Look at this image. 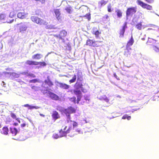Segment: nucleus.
Segmentation results:
<instances>
[{
  "instance_id": "1",
  "label": "nucleus",
  "mask_w": 159,
  "mask_h": 159,
  "mask_svg": "<svg viewBox=\"0 0 159 159\" xmlns=\"http://www.w3.org/2000/svg\"><path fill=\"white\" fill-rule=\"evenodd\" d=\"M67 125L63 126L62 128L60 130V137L66 136L67 134H69V136L72 137L78 134H82V131L80 129L77 128L78 124L76 122L67 120Z\"/></svg>"
},
{
  "instance_id": "2",
  "label": "nucleus",
  "mask_w": 159,
  "mask_h": 159,
  "mask_svg": "<svg viewBox=\"0 0 159 159\" xmlns=\"http://www.w3.org/2000/svg\"><path fill=\"white\" fill-rule=\"evenodd\" d=\"M30 20L34 23L39 25H46L47 23L39 17V14H35L30 17Z\"/></svg>"
},
{
  "instance_id": "3",
  "label": "nucleus",
  "mask_w": 159,
  "mask_h": 159,
  "mask_svg": "<svg viewBox=\"0 0 159 159\" xmlns=\"http://www.w3.org/2000/svg\"><path fill=\"white\" fill-rule=\"evenodd\" d=\"M77 81L75 84L76 88L77 89H79L80 88L81 89V91L84 92V89H83L82 84L78 82V81H82L83 80L82 73L80 71H78L77 73Z\"/></svg>"
},
{
  "instance_id": "4",
  "label": "nucleus",
  "mask_w": 159,
  "mask_h": 159,
  "mask_svg": "<svg viewBox=\"0 0 159 159\" xmlns=\"http://www.w3.org/2000/svg\"><path fill=\"white\" fill-rule=\"evenodd\" d=\"M25 64L28 66H36L40 65L41 66H45L46 64L45 62H38L32 60H27L25 62Z\"/></svg>"
},
{
  "instance_id": "5",
  "label": "nucleus",
  "mask_w": 159,
  "mask_h": 159,
  "mask_svg": "<svg viewBox=\"0 0 159 159\" xmlns=\"http://www.w3.org/2000/svg\"><path fill=\"white\" fill-rule=\"evenodd\" d=\"M64 112L66 115L69 120H71L70 114L75 113L76 110L75 108L72 107H70L67 108L65 109Z\"/></svg>"
},
{
  "instance_id": "6",
  "label": "nucleus",
  "mask_w": 159,
  "mask_h": 159,
  "mask_svg": "<svg viewBox=\"0 0 159 159\" xmlns=\"http://www.w3.org/2000/svg\"><path fill=\"white\" fill-rule=\"evenodd\" d=\"M102 42V41H95L90 39H88L86 41V45L89 46L98 47L100 46L98 43H101Z\"/></svg>"
},
{
  "instance_id": "7",
  "label": "nucleus",
  "mask_w": 159,
  "mask_h": 159,
  "mask_svg": "<svg viewBox=\"0 0 159 159\" xmlns=\"http://www.w3.org/2000/svg\"><path fill=\"white\" fill-rule=\"evenodd\" d=\"M137 3L140 6L144 9H146L149 10H152V6L147 4L140 0H137Z\"/></svg>"
},
{
  "instance_id": "8",
  "label": "nucleus",
  "mask_w": 159,
  "mask_h": 159,
  "mask_svg": "<svg viewBox=\"0 0 159 159\" xmlns=\"http://www.w3.org/2000/svg\"><path fill=\"white\" fill-rule=\"evenodd\" d=\"M67 35V31L65 30H62L60 32L58 35L54 34L53 36L54 37L62 40L63 42H64V38Z\"/></svg>"
},
{
  "instance_id": "9",
  "label": "nucleus",
  "mask_w": 159,
  "mask_h": 159,
  "mask_svg": "<svg viewBox=\"0 0 159 159\" xmlns=\"http://www.w3.org/2000/svg\"><path fill=\"white\" fill-rule=\"evenodd\" d=\"M72 91L74 94L76 96L77 98V103L79 104V102L81 101L82 97V94L81 91L80 90L77 89L76 88V89L73 90ZM71 92H72V91H71Z\"/></svg>"
},
{
  "instance_id": "10",
  "label": "nucleus",
  "mask_w": 159,
  "mask_h": 159,
  "mask_svg": "<svg viewBox=\"0 0 159 159\" xmlns=\"http://www.w3.org/2000/svg\"><path fill=\"white\" fill-rule=\"evenodd\" d=\"M137 11V8L135 7H132L127 9L126 11V16L127 17L132 16Z\"/></svg>"
},
{
  "instance_id": "11",
  "label": "nucleus",
  "mask_w": 159,
  "mask_h": 159,
  "mask_svg": "<svg viewBox=\"0 0 159 159\" xmlns=\"http://www.w3.org/2000/svg\"><path fill=\"white\" fill-rule=\"evenodd\" d=\"M127 22H125L122 26V28L120 29L119 31V37L122 38L124 36V33L125 31V29L127 28Z\"/></svg>"
},
{
  "instance_id": "12",
  "label": "nucleus",
  "mask_w": 159,
  "mask_h": 159,
  "mask_svg": "<svg viewBox=\"0 0 159 159\" xmlns=\"http://www.w3.org/2000/svg\"><path fill=\"white\" fill-rule=\"evenodd\" d=\"M54 12L56 17V18L58 20H61L62 17L60 13V9H58L54 10Z\"/></svg>"
},
{
  "instance_id": "13",
  "label": "nucleus",
  "mask_w": 159,
  "mask_h": 159,
  "mask_svg": "<svg viewBox=\"0 0 159 159\" xmlns=\"http://www.w3.org/2000/svg\"><path fill=\"white\" fill-rule=\"evenodd\" d=\"M48 93L49 94V97L52 99L55 100H59V97L56 94L49 91H48Z\"/></svg>"
},
{
  "instance_id": "14",
  "label": "nucleus",
  "mask_w": 159,
  "mask_h": 159,
  "mask_svg": "<svg viewBox=\"0 0 159 159\" xmlns=\"http://www.w3.org/2000/svg\"><path fill=\"white\" fill-rule=\"evenodd\" d=\"M52 116L54 120H56L57 119L60 118V117L58 113L56 111H54L52 112Z\"/></svg>"
},
{
  "instance_id": "15",
  "label": "nucleus",
  "mask_w": 159,
  "mask_h": 159,
  "mask_svg": "<svg viewBox=\"0 0 159 159\" xmlns=\"http://www.w3.org/2000/svg\"><path fill=\"white\" fill-rule=\"evenodd\" d=\"M156 41L152 38H148L146 44L148 46H153L156 43Z\"/></svg>"
},
{
  "instance_id": "16",
  "label": "nucleus",
  "mask_w": 159,
  "mask_h": 159,
  "mask_svg": "<svg viewBox=\"0 0 159 159\" xmlns=\"http://www.w3.org/2000/svg\"><path fill=\"white\" fill-rule=\"evenodd\" d=\"M9 129L8 127L5 126L3 127L1 130V133L2 134L5 135H7L8 134Z\"/></svg>"
},
{
  "instance_id": "17",
  "label": "nucleus",
  "mask_w": 159,
  "mask_h": 159,
  "mask_svg": "<svg viewBox=\"0 0 159 159\" xmlns=\"http://www.w3.org/2000/svg\"><path fill=\"white\" fill-rule=\"evenodd\" d=\"M134 42V40L133 38V36L132 35L128 41L126 46L127 47H130L131 46Z\"/></svg>"
},
{
  "instance_id": "18",
  "label": "nucleus",
  "mask_w": 159,
  "mask_h": 159,
  "mask_svg": "<svg viewBox=\"0 0 159 159\" xmlns=\"http://www.w3.org/2000/svg\"><path fill=\"white\" fill-rule=\"evenodd\" d=\"M92 33L93 34L95 35L96 38H97L99 37V35L101 34V32H99L96 28H94L93 29Z\"/></svg>"
},
{
  "instance_id": "19",
  "label": "nucleus",
  "mask_w": 159,
  "mask_h": 159,
  "mask_svg": "<svg viewBox=\"0 0 159 159\" xmlns=\"http://www.w3.org/2000/svg\"><path fill=\"white\" fill-rule=\"evenodd\" d=\"M27 29V27L25 25L21 24L19 28L20 32H23L26 30Z\"/></svg>"
},
{
  "instance_id": "20",
  "label": "nucleus",
  "mask_w": 159,
  "mask_h": 159,
  "mask_svg": "<svg viewBox=\"0 0 159 159\" xmlns=\"http://www.w3.org/2000/svg\"><path fill=\"white\" fill-rule=\"evenodd\" d=\"M131 50V48L130 47H127V46H126V48L125 50L124 55L128 57L129 56L130 54V52L129 51Z\"/></svg>"
},
{
  "instance_id": "21",
  "label": "nucleus",
  "mask_w": 159,
  "mask_h": 159,
  "mask_svg": "<svg viewBox=\"0 0 159 159\" xmlns=\"http://www.w3.org/2000/svg\"><path fill=\"white\" fill-rule=\"evenodd\" d=\"M43 57V55L41 54L37 53L33 55L32 58L34 59H40Z\"/></svg>"
},
{
  "instance_id": "22",
  "label": "nucleus",
  "mask_w": 159,
  "mask_h": 159,
  "mask_svg": "<svg viewBox=\"0 0 159 159\" xmlns=\"http://www.w3.org/2000/svg\"><path fill=\"white\" fill-rule=\"evenodd\" d=\"M26 14L25 13L19 12L18 13L17 16L18 18L23 19L26 18Z\"/></svg>"
},
{
  "instance_id": "23",
  "label": "nucleus",
  "mask_w": 159,
  "mask_h": 159,
  "mask_svg": "<svg viewBox=\"0 0 159 159\" xmlns=\"http://www.w3.org/2000/svg\"><path fill=\"white\" fill-rule=\"evenodd\" d=\"M59 84L60 88H63L64 89H68L70 87L69 85L66 84H63L61 83H59Z\"/></svg>"
},
{
  "instance_id": "24",
  "label": "nucleus",
  "mask_w": 159,
  "mask_h": 159,
  "mask_svg": "<svg viewBox=\"0 0 159 159\" xmlns=\"http://www.w3.org/2000/svg\"><path fill=\"white\" fill-rule=\"evenodd\" d=\"M44 82L46 84L48 85L50 87L53 85V82L49 78H48L47 80H44Z\"/></svg>"
},
{
  "instance_id": "25",
  "label": "nucleus",
  "mask_w": 159,
  "mask_h": 159,
  "mask_svg": "<svg viewBox=\"0 0 159 159\" xmlns=\"http://www.w3.org/2000/svg\"><path fill=\"white\" fill-rule=\"evenodd\" d=\"M10 129L11 132L13 135L15 136L17 134L18 131L16 128H11Z\"/></svg>"
},
{
  "instance_id": "26",
  "label": "nucleus",
  "mask_w": 159,
  "mask_h": 159,
  "mask_svg": "<svg viewBox=\"0 0 159 159\" xmlns=\"http://www.w3.org/2000/svg\"><path fill=\"white\" fill-rule=\"evenodd\" d=\"M107 2V1L102 0L98 2V6L100 7L105 5Z\"/></svg>"
},
{
  "instance_id": "27",
  "label": "nucleus",
  "mask_w": 159,
  "mask_h": 159,
  "mask_svg": "<svg viewBox=\"0 0 159 159\" xmlns=\"http://www.w3.org/2000/svg\"><path fill=\"white\" fill-rule=\"evenodd\" d=\"M116 12L118 17L119 18H121L122 17V13L120 10L119 9H117L116 10Z\"/></svg>"
},
{
  "instance_id": "28",
  "label": "nucleus",
  "mask_w": 159,
  "mask_h": 159,
  "mask_svg": "<svg viewBox=\"0 0 159 159\" xmlns=\"http://www.w3.org/2000/svg\"><path fill=\"white\" fill-rule=\"evenodd\" d=\"M65 10L69 14H71L72 11V8L70 6L66 7L65 8Z\"/></svg>"
},
{
  "instance_id": "29",
  "label": "nucleus",
  "mask_w": 159,
  "mask_h": 159,
  "mask_svg": "<svg viewBox=\"0 0 159 159\" xmlns=\"http://www.w3.org/2000/svg\"><path fill=\"white\" fill-rule=\"evenodd\" d=\"M6 16L4 13H1L0 14V20H6Z\"/></svg>"
},
{
  "instance_id": "30",
  "label": "nucleus",
  "mask_w": 159,
  "mask_h": 159,
  "mask_svg": "<svg viewBox=\"0 0 159 159\" xmlns=\"http://www.w3.org/2000/svg\"><path fill=\"white\" fill-rule=\"evenodd\" d=\"M136 27L137 29L139 30H141L142 29V22H140L139 23H138L135 26Z\"/></svg>"
},
{
  "instance_id": "31",
  "label": "nucleus",
  "mask_w": 159,
  "mask_h": 159,
  "mask_svg": "<svg viewBox=\"0 0 159 159\" xmlns=\"http://www.w3.org/2000/svg\"><path fill=\"white\" fill-rule=\"evenodd\" d=\"M76 75H74V76L72 78L69 80V82L70 83H74L76 81Z\"/></svg>"
},
{
  "instance_id": "32",
  "label": "nucleus",
  "mask_w": 159,
  "mask_h": 159,
  "mask_svg": "<svg viewBox=\"0 0 159 159\" xmlns=\"http://www.w3.org/2000/svg\"><path fill=\"white\" fill-rule=\"evenodd\" d=\"M109 16L107 15H105L102 18L103 20L104 21H109Z\"/></svg>"
},
{
  "instance_id": "33",
  "label": "nucleus",
  "mask_w": 159,
  "mask_h": 159,
  "mask_svg": "<svg viewBox=\"0 0 159 159\" xmlns=\"http://www.w3.org/2000/svg\"><path fill=\"white\" fill-rule=\"evenodd\" d=\"M153 50L157 52H159V44L157 46H154L153 47Z\"/></svg>"
},
{
  "instance_id": "34",
  "label": "nucleus",
  "mask_w": 159,
  "mask_h": 159,
  "mask_svg": "<svg viewBox=\"0 0 159 159\" xmlns=\"http://www.w3.org/2000/svg\"><path fill=\"white\" fill-rule=\"evenodd\" d=\"M76 97L75 96L73 97L70 98V101L73 102L75 104L77 103V101H76Z\"/></svg>"
},
{
  "instance_id": "35",
  "label": "nucleus",
  "mask_w": 159,
  "mask_h": 159,
  "mask_svg": "<svg viewBox=\"0 0 159 159\" xmlns=\"http://www.w3.org/2000/svg\"><path fill=\"white\" fill-rule=\"evenodd\" d=\"M82 100H83V101L81 102V104H84L85 102H89V99H88L87 98H85L83 99Z\"/></svg>"
},
{
  "instance_id": "36",
  "label": "nucleus",
  "mask_w": 159,
  "mask_h": 159,
  "mask_svg": "<svg viewBox=\"0 0 159 159\" xmlns=\"http://www.w3.org/2000/svg\"><path fill=\"white\" fill-rule=\"evenodd\" d=\"M107 11L109 12H111L112 11V10L111 9V3L109 4L107 6Z\"/></svg>"
},
{
  "instance_id": "37",
  "label": "nucleus",
  "mask_w": 159,
  "mask_h": 159,
  "mask_svg": "<svg viewBox=\"0 0 159 159\" xmlns=\"http://www.w3.org/2000/svg\"><path fill=\"white\" fill-rule=\"evenodd\" d=\"M87 19L89 20H90L91 19L90 14L89 13L86 14L84 16Z\"/></svg>"
},
{
  "instance_id": "38",
  "label": "nucleus",
  "mask_w": 159,
  "mask_h": 159,
  "mask_svg": "<svg viewBox=\"0 0 159 159\" xmlns=\"http://www.w3.org/2000/svg\"><path fill=\"white\" fill-rule=\"evenodd\" d=\"M155 28H156L155 26H154L152 27V28H148V30H152V32H154L156 31V29H155Z\"/></svg>"
},
{
  "instance_id": "39",
  "label": "nucleus",
  "mask_w": 159,
  "mask_h": 159,
  "mask_svg": "<svg viewBox=\"0 0 159 159\" xmlns=\"http://www.w3.org/2000/svg\"><path fill=\"white\" fill-rule=\"evenodd\" d=\"M39 108V107H38L31 106L30 105L29 106V109L30 110H32L34 109H37Z\"/></svg>"
},
{
  "instance_id": "40",
  "label": "nucleus",
  "mask_w": 159,
  "mask_h": 159,
  "mask_svg": "<svg viewBox=\"0 0 159 159\" xmlns=\"http://www.w3.org/2000/svg\"><path fill=\"white\" fill-rule=\"evenodd\" d=\"M38 80L37 79H34L33 80H30L29 81L30 83H35L38 82Z\"/></svg>"
},
{
  "instance_id": "41",
  "label": "nucleus",
  "mask_w": 159,
  "mask_h": 159,
  "mask_svg": "<svg viewBox=\"0 0 159 159\" xmlns=\"http://www.w3.org/2000/svg\"><path fill=\"white\" fill-rule=\"evenodd\" d=\"M9 16L11 18H12L15 17L16 16L15 14H14L13 12H11L9 14Z\"/></svg>"
},
{
  "instance_id": "42",
  "label": "nucleus",
  "mask_w": 159,
  "mask_h": 159,
  "mask_svg": "<svg viewBox=\"0 0 159 159\" xmlns=\"http://www.w3.org/2000/svg\"><path fill=\"white\" fill-rule=\"evenodd\" d=\"M14 20V19H12L11 20H8V19H7L6 20V22H7V23H12Z\"/></svg>"
},
{
  "instance_id": "43",
  "label": "nucleus",
  "mask_w": 159,
  "mask_h": 159,
  "mask_svg": "<svg viewBox=\"0 0 159 159\" xmlns=\"http://www.w3.org/2000/svg\"><path fill=\"white\" fill-rule=\"evenodd\" d=\"M11 116L13 119H16V115L14 113L12 112L11 113Z\"/></svg>"
},
{
  "instance_id": "44",
  "label": "nucleus",
  "mask_w": 159,
  "mask_h": 159,
  "mask_svg": "<svg viewBox=\"0 0 159 159\" xmlns=\"http://www.w3.org/2000/svg\"><path fill=\"white\" fill-rule=\"evenodd\" d=\"M36 2H41L42 3L45 2V0H35Z\"/></svg>"
},
{
  "instance_id": "45",
  "label": "nucleus",
  "mask_w": 159,
  "mask_h": 159,
  "mask_svg": "<svg viewBox=\"0 0 159 159\" xmlns=\"http://www.w3.org/2000/svg\"><path fill=\"white\" fill-rule=\"evenodd\" d=\"M145 1L147 2L151 3H152L153 2V0H144Z\"/></svg>"
},
{
  "instance_id": "46",
  "label": "nucleus",
  "mask_w": 159,
  "mask_h": 159,
  "mask_svg": "<svg viewBox=\"0 0 159 159\" xmlns=\"http://www.w3.org/2000/svg\"><path fill=\"white\" fill-rule=\"evenodd\" d=\"M60 136V135H58L57 134H55L53 135V137L54 138L57 139L59 138V136Z\"/></svg>"
},
{
  "instance_id": "47",
  "label": "nucleus",
  "mask_w": 159,
  "mask_h": 159,
  "mask_svg": "<svg viewBox=\"0 0 159 159\" xmlns=\"http://www.w3.org/2000/svg\"><path fill=\"white\" fill-rule=\"evenodd\" d=\"M28 76L33 78L35 77V75L34 74H28Z\"/></svg>"
},
{
  "instance_id": "48",
  "label": "nucleus",
  "mask_w": 159,
  "mask_h": 159,
  "mask_svg": "<svg viewBox=\"0 0 159 159\" xmlns=\"http://www.w3.org/2000/svg\"><path fill=\"white\" fill-rule=\"evenodd\" d=\"M128 116H127V115H124L122 117V119H126L127 118V117Z\"/></svg>"
},
{
  "instance_id": "49",
  "label": "nucleus",
  "mask_w": 159,
  "mask_h": 159,
  "mask_svg": "<svg viewBox=\"0 0 159 159\" xmlns=\"http://www.w3.org/2000/svg\"><path fill=\"white\" fill-rule=\"evenodd\" d=\"M114 76L118 80H120L119 78L118 77L116 73H114L113 74Z\"/></svg>"
},
{
  "instance_id": "50",
  "label": "nucleus",
  "mask_w": 159,
  "mask_h": 159,
  "mask_svg": "<svg viewBox=\"0 0 159 159\" xmlns=\"http://www.w3.org/2000/svg\"><path fill=\"white\" fill-rule=\"evenodd\" d=\"M26 125V124L25 123H23L21 125V126L22 127H25Z\"/></svg>"
},
{
  "instance_id": "51",
  "label": "nucleus",
  "mask_w": 159,
  "mask_h": 159,
  "mask_svg": "<svg viewBox=\"0 0 159 159\" xmlns=\"http://www.w3.org/2000/svg\"><path fill=\"white\" fill-rule=\"evenodd\" d=\"M30 105H29V104H25L23 105V106L24 107H28V108L29 107Z\"/></svg>"
},
{
  "instance_id": "52",
  "label": "nucleus",
  "mask_w": 159,
  "mask_h": 159,
  "mask_svg": "<svg viewBox=\"0 0 159 159\" xmlns=\"http://www.w3.org/2000/svg\"><path fill=\"white\" fill-rule=\"evenodd\" d=\"M104 100H105V101L106 102H108L109 101V99L107 98V97H106L105 99H104Z\"/></svg>"
},
{
  "instance_id": "53",
  "label": "nucleus",
  "mask_w": 159,
  "mask_h": 159,
  "mask_svg": "<svg viewBox=\"0 0 159 159\" xmlns=\"http://www.w3.org/2000/svg\"><path fill=\"white\" fill-rule=\"evenodd\" d=\"M37 88V87L35 86H31V88L33 89H35Z\"/></svg>"
},
{
  "instance_id": "54",
  "label": "nucleus",
  "mask_w": 159,
  "mask_h": 159,
  "mask_svg": "<svg viewBox=\"0 0 159 159\" xmlns=\"http://www.w3.org/2000/svg\"><path fill=\"white\" fill-rule=\"evenodd\" d=\"M131 117L130 116H128L127 117V119L128 120H130V119H131Z\"/></svg>"
},
{
  "instance_id": "55",
  "label": "nucleus",
  "mask_w": 159,
  "mask_h": 159,
  "mask_svg": "<svg viewBox=\"0 0 159 159\" xmlns=\"http://www.w3.org/2000/svg\"><path fill=\"white\" fill-rule=\"evenodd\" d=\"M40 115L41 116H42L43 117H44L45 116V115H43V114H40Z\"/></svg>"
},
{
  "instance_id": "56",
  "label": "nucleus",
  "mask_w": 159,
  "mask_h": 159,
  "mask_svg": "<svg viewBox=\"0 0 159 159\" xmlns=\"http://www.w3.org/2000/svg\"><path fill=\"white\" fill-rule=\"evenodd\" d=\"M16 120L19 122V123H20V120H18V119H17Z\"/></svg>"
},
{
  "instance_id": "57",
  "label": "nucleus",
  "mask_w": 159,
  "mask_h": 159,
  "mask_svg": "<svg viewBox=\"0 0 159 159\" xmlns=\"http://www.w3.org/2000/svg\"><path fill=\"white\" fill-rule=\"evenodd\" d=\"M14 125H15L16 126V125H17V123H14Z\"/></svg>"
},
{
  "instance_id": "58",
  "label": "nucleus",
  "mask_w": 159,
  "mask_h": 159,
  "mask_svg": "<svg viewBox=\"0 0 159 159\" xmlns=\"http://www.w3.org/2000/svg\"><path fill=\"white\" fill-rule=\"evenodd\" d=\"M140 14L141 15H142V14H143L142 13V12H140Z\"/></svg>"
},
{
  "instance_id": "59",
  "label": "nucleus",
  "mask_w": 159,
  "mask_h": 159,
  "mask_svg": "<svg viewBox=\"0 0 159 159\" xmlns=\"http://www.w3.org/2000/svg\"><path fill=\"white\" fill-rule=\"evenodd\" d=\"M1 128V124H0V128Z\"/></svg>"
}]
</instances>
